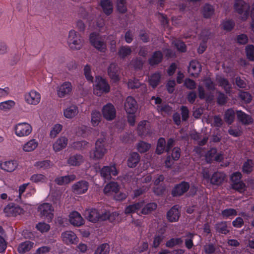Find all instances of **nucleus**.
<instances>
[{"mask_svg":"<svg viewBox=\"0 0 254 254\" xmlns=\"http://www.w3.org/2000/svg\"><path fill=\"white\" fill-rule=\"evenodd\" d=\"M189 189V195H194L196 192V189L193 186L190 187V183L183 181L179 184L176 185L172 190V195L174 197L180 196L187 192Z\"/></svg>","mask_w":254,"mask_h":254,"instance_id":"obj_1","label":"nucleus"},{"mask_svg":"<svg viewBox=\"0 0 254 254\" xmlns=\"http://www.w3.org/2000/svg\"><path fill=\"white\" fill-rule=\"evenodd\" d=\"M67 44L70 49L79 50L83 46V39L78 32L72 30L69 32Z\"/></svg>","mask_w":254,"mask_h":254,"instance_id":"obj_2","label":"nucleus"},{"mask_svg":"<svg viewBox=\"0 0 254 254\" xmlns=\"http://www.w3.org/2000/svg\"><path fill=\"white\" fill-rule=\"evenodd\" d=\"M37 211L41 218L51 222L54 218V207L49 203H44L39 205Z\"/></svg>","mask_w":254,"mask_h":254,"instance_id":"obj_3","label":"nucleus"},{"mask_svg":"<svg viewBox=\"0 0 254 254\" xmlns=\"http://www.w3.org/2000/svg\"><path fill=\"white\" fill-rule=\"evenodd\" d=\"M234 9L243 20H246L249 16L250 6L243 0H236Z\"/></svg>","mask_w":254,"mask_h":254,"instance_id":"obj_4","label":"nucleus"},{"mask_svg":"<svg viewBox=\"0 0 254 254\" xmlns=\"http://www.w3.org/2000/svg\"><path fill=\"white\" fill-rule=\"evenodd\" d=\"M96 84L94 87V94L100 96L104 93L110 91V87L107 81L100 77H96Z\"/></svg>","mask_w":254,"mask_h":254,"instance_id":"obj_5","label":"nucleus"},{"mask_svg":"<svg viewBox=\"0 0 254 254\" xmlns=\"http://www.w3.org/2000/svg\"><path fill=\"white\" fill-rule=\"evenodd\" d=\"M91 44L98 51L104 53L106 50V44L104 39L98 34L92 33L90 35Z\"/></svg>","mask_w":254,"mask_h":254,"instance_id":"obj_6","label":"nucleus"},{"mask_svg":"<svg viewBox=\"0 0 254 254\" xmlns=\"http://www.w3.org/2000/svg\"><path fill=\"white\" fill-rule=\"evenodd\" d=\"M101 177L105 180L109 181L112 178V176H116L118 172L116 168L115 165L110 166H104L100 171Z\"/></svg>","mask_w":254,"mask_h":254,"instance_id":"obj_7","label":"nucleus"},{"mask_svg":"<svg viewBox=\"0 0 254 254\" xmlns=\"http://www.w3.org/2000/svg\"><path fill=\"white\" fill-rule=\"evenodd\" d=\"M103 215V210L99 211L96 209H88L85 211V216L90 222L96 223L99 221H103L101 219Z\"/></svg>","mask_w":254,"mask_h":254,"instance_id":"obj_8","label":"nucleus"},{"mask_svg":"<svg viewBox=\"0 0 254 254\" xmlns=\"http://www.w3.org/2000/svg\"><path fill=\"white\" fill-rule=\"evenodd\" d=\"M102 111L103 117L107 121H112L115 119L116 110L111 103H108L104 106Z\"/></svg>","mask_w":254,"mask_h":254,"instance_id":"obj_9","label":"nucleus"},{"mask_svg":"<svg viewBox=\"0 0 254 254\" xmlns=\"http://www.w3.org/2000/svg\"><path fill=\"white\" fill-rule=\"evenodd\" d=\"M23 212L21 207L12 203L8 204L4 209V212L8 217H14L22 214Z\"/></svg>","mask_w":254,"mask_h":254,"instance_id":"obj_10","label":"nucleus"},{"mask_svg":"<svg viewBox=\"0 0 254 254\" xmlns=\"http://www.w3.org/2000/svg\"><path fill=\"white\" fill-rule=\"evenodd\" d=\"M31 131L32 127L26 123L18 124L15 128V134L20 137L27 136Z\"/></svg>","mask_w":254,"mask_h":254,"instance_id":"obj_11","label":"nucleus"},{"mask_svg":"<svg viewBox=\"0 0 254 254\" xmlns=\"http://www.w3.org/2000/svg\"><path fill=\"white\" fill-rule=\"evenodd\" d=\"M89 187V183L84 180L80 181L74 184L72 186V191L76 194L84 193Z\"/></svg>","mask_w":254,"mask_h":254,"instance_id":"obj_12","label":"nucleus"},{"mask_svg":"<svg viewBox=\"0 0 254 254\" xmlns=\"http://www.w3.org/2000/svg\"><path fill=\"white\" fill-rule=\"evenodd\" d=\"M124 108L127 114H134L138 108L136 100L131 96L127 98L125 103Z\"/></svg>","mask_w":254,"mask_h":254,"instance_id":"obj_13","label":"nucleus"},{"mask_svg":"<svg viewBox=\"0 0 254 254\" xmlns=\"http://www.w3.org/2000/svg\"><path fill=\"white\" fill-rule=\"evenodd\" d=\"M40 94L33 90L25 95V100L29 104L36 105L40 102Z\"/></svg>","mask_w":254,"mask_h":254,"instance_id":"obj_14","label":"nucleus"},{"mask_svg":"<svg viewBox=\"0 0 254 254\" xmlns=\"http://www.w3.org/2000/svg\"><path fill=\"white\" fill-rule=\"evenodd\" d=\"M72 86L70 82H64L57 89V94L59 97L63 98L69 95L72 91Z\"/></svg>","mask_w":254,"mask_h":254,"instance_id":"obj_15","label":"nucleus"},{"mask_svg":"<svg viewBox=\"0 0 254 254\" xmlns=\"http://www.w3.org/2000/svg\"><path fill=\"white\" fill-rule=\"evenodd\" d=\"M106 152L104 146L95 145V149L90 152V157L95 160H99L103 158Z\"/></svg>","mask_w":254,"mask_h":254,"instance_id":"obj_16","label":"nucleus"},{"mask_svg":"<svg viewBox=\"0 0 254 254\" xmlns=\"http://www.w3.org/2000/svg\"><path fill=\"white\" fill-rule=\"evenodd\" d=\"M108 73L110 77L114 82H117L120 80V68L115 63H112L108 68Z\"/></svg>","mask_w":254,"mask_h":254,"instance_id":"obj_17","label":"nucleus"},{"mask_svg":"<svg viewBox=\"0 0 254 254\" xmlns=\"http://www.w3.org/2000/svg\"><path fill=\"white\" fill-rule=\"evenodd\" d=\"M225 174L222 172H214L211 177L210 183L213 185H221L226 179Z\"/></svg>","mask_w":254,"mask_h":254,"instance_id":"obj_18","label":"nucleus"},{"mask_svg":"<svg viewBox=\"0 0 254 254\" xmlns=\"http://www.w3.org/2000/svg\"><path fill=\"white\" fill-rule=\"evenodd\" d=\"M63 241L66 244H75L78 242V238L75 234L71 231H67L62 233Z\"/></svg>","mask_w":254,"mask_h":254,"instance_id":"obj_19","label":"nucleus"},{"mask_svg":"<svg viewBox=\"0 0 254 254\" xmlns=\"http://www.w3.org/2000/svg\"><path fill=\"white\" fill-rule=\"evenodd\" d=\"M69 222L75 226H80L84 224V220L77 211H73L69 214Z\"/></svg>","mask_w":254,"mask_h":254,"instance_id":"obj_20","label":"nucleus"},{"mask_svg":"<svg viewBox=\"0 0 254 254\" xmlns=\"http://www.w3.org/2000/svg\"><path fill=\"white\" fill-rule=\"evenodd\" d=\"M178 205L173 206L167 212V218L169 222L178 221L180 217V212Z\"/></svg>","mask_w":254,"mask_h":254,"instance_id":"obj_21","label":"nucleus"},{"mask_svg":"<svg viewBox=\"0 0 254 254\" xmlns=\"http://www.w3.org/2000/svg\"><path fill=\"white\" fill-rule=\"evenodd\" d=\"M163 55L160 51H157L153 53L152 55L148 59V63L151 66H154L159 64L162 61Z\"/></svg>","mask_w":254,"mask_h":254,"instance_id":"obj_22","label":"nucleus"},{"mask_svg":"<svg viewBox=\"0 0 254 254\" xmlns=\"http://www.w3.org/2000/svg\"><path fill=\"white\" fill-rule=\"evenodd\" d=\"M75 179L76 176L70 174L64 176L58 177L55 179V182L59 186H63L70 183Z\"/></svg>","mask_w":254,"mask_h":254,"instance_id":"obj_23","label":"nucleus"},{"mask_svg":"<svg viewBox=\"0 0 254 254\" xmlns=\"http://www.w3.org/2000/svg\"><path fill=\"white\" fill-rule=\"evenodd\" d=\"M18 163L16 161L10 160L2 162L0 164L1 169L7 172L14 171L17 167Z\"/></svg>","mask_w":254,"mask_h":254,"instance_id":"obj_24","label":"nucleus"},{"mask_svg":"<svg viewBox=\"0 0 254 254\" xmlns=\"http://www.w3.org/2000/svg\"><path fill=\"white\" fill-rule=\"evenodd\" d=\"M237 116L239 121L245 125H250L254 121L251 116L240 110L237 111Z\"/></svg>","mask_w":254,"mask_h":254,"instance_id":"obj_25","label":"nucleus"},{"mask_svg":"<svg viewBox=\"0 0 254 254\" xmlns=\"http://www.w3.org/2000/svg\"><path fill=\"white\" fill-rule=\"evenodd\" d=\"M201 67L200 64L196 61H192L190 63L188 72L193 76H197L201 71Z\"/></svg>","mask_w":254,"mask_h":254,"instance_id":"obj_26","label":"nucleus"},{"mask_svg":"<svg viewBox=\"0 0 254 254\" xmlns=\"http://www.w3.org/2000/svg\"><path fill=\"white\" fill-rule=\"evenodd\" d=\"M67 142L68 139L65 136H62L53 144V149L56 152H59L66 146Z\"/></svg>","mask_w":254,"mask_h":254,"instance_id":"obj_27","label":"nucleus"},{"mask_svg":"<svg viewBox=\"0 0 254 254\" xmlns=\"http://www.w3.org/2000/svg\"><path fill=\"white\" fill-rule=\"evenodd\" d=\"M78 113V107L75 105H72L64 111V116L67 119H72Z\"/></svg>","mask_w":254,"mask_h":254,"instance_id":"obj_28","label":"nucleus"},{"mask_svg":"<svg viewBox=\"0 0 254 254\" xmlns=\"http://www.w3.org/2000/svg\"><path fill=\"white\" fill-rule=\"evenodd\" d=\"M140 157L137 152L130 154L127 161V166L129 168L135 167L140 161Z\"/></svg>","mask_w":254,"mask_h":254,"instance_id":"obj_29","label":"nucleus"},{"mask_svg":"<svg viewBox=\"0 0 254 254\" xmlns=\"http://www.w3.org/2000/svg\"><path fill=\"white\" fill-rule=\"evenodd\" d=\"M215 229L217 232L224 235H227L230 232V230L227 226V222L222 221L217 223L215 225Z\"/></svg>","mask_w":254,"mask_h":254,"instance_id":"obj_30","label":"nucleus"},{"mask_svg":"<svg viewBox=\"0 0 254 254\" xmlns=\"http://www.w3.org/2000/svg\"><path fill=\"white\" fill-rule=\"evenodd\" d=\"M100 5L106 15H110L113 12V4L110 0H101Z\"/></svg>","mask_w":254,"mask_h":254,"instance_id":"obj_31","label":"nucleus"},{"mask_svg":"<svg viewBox=\"0 0 254 254\" xmlns=\"http://www.w3.org/2000/svg\"><path fill=\"white\" fill-rule=\"evenodd\" d=\"M119 190V187L116 182H110L108 184L104 189V192L105 194H110L112 192L118 193Z\"/></svg>","mask_w":254,"mask_h":254,"instance_id":"obj_32","label":"nucleus"},{"mask_svg":"<svg viewBox=\"0 0 254 254\" xmlns=\"http://www.w3.org/2000/svg\"><path fill=\"white\" fill-rule=\"evenodd\" d=\"M83 157L80 154L70 156L68 159V163L71 166H79L83 162Z\"/></svg>","mask_w":254,"mask_h":254,"instance_id":"obj_33","label":"nucleus"},{"mask_svg":"<svg viewBox=\"0 0 254 254\" xmlns=\"http://www.w3.org/2000/svg\"><path fill=\"white\" fill-rule=\"evenodd\" d=\"M33 245V243L29 241H26L19 245L17 248V251L20 254L25 253L31 249Z\"/></svg>","mask_w":254,"mask_h":254,"instance_id":"obj_34","label":"nucleus"},{"mask_svg":"<svg viewBox=\"0 0 254 254\" xmlns=\"http://www.w3.org/2000/svg\"><path fill=\"white\" fill-rule=\"evenodd\" d=\"M144 205L143 202H138L127 206L125 209L126 214L137 212Z\"/></svg>","mask_w":254,"mask_h":254,"instance_id":"obj_35","label":"nucleus"},{"mask_svg":"<svg viewBox=\"0 0 254 254\" xmlns=\"http://www.w3.org/2000/svg\"><path fill=\"white\" fill-rule=\"evenodd\" d=\"M157 205L155 202L148 203L142 207L140 213L144 215H147L151 213L152 211L156 210Z\"/></svg>","mask_w":254,"mask_h":254,"instance_id":"obj_36","label":"nucleus"},{"mask_svg":"<svg viewBox=\"0 0 254 254\" xmlns=\"http://www.w3.org/2000/svg\"><path fill=\"white\" fill-rule=\"evenodd\" d=\"M118 216L119 214L116 212L110 213V212L109 211L104 210L103 215L101 217V219L103 220V221L109 220L110 222H113L116 220V219L118 217Z\"/></svg>","mask_w":254,"mask_h":254,"instance_id":"obj_37","label":"nucleus"},{"mask_svg":"<svg viewBox=\"0 0 254 254\" xmlns=\"http://www.w3.org/2000/svg\"><path fill=\"white\" fill-rule=\"evenodd\" d=\"M161 75L159 73H155L151 75L149 78L150 85L153 88H156L160 81Z\"/></svg>","mask_w":254,"mask_h":254,"instance_id":"obj_38","label":"nucleus"},{"mask_svg":"<svg viewBox=\"0 0 254 254\" xmlns=\"http://www.w3.org/2000/svg\"><path fill=\"white\" fill-rule=\"evenodd\" d=\"M219 85L223 88L226 93H230L232 89L231 84L226 78L220 77L218 79Z\"/></svg>","mask_w":254,"mask_h":254,"instance_id":"obj_39","label":"nucleus"},{"mask_svg":"<svg viewBox=\"0 0 254 254\" xmlns=\"http://www.w3.org/2000/svg\"><path fill=\"white\" fill-rule=\"evenodd\" d=\"M38 146V142L35 139H31L23 146V150L25 152L33 151Z\"/></svg>","mask_w":254,"mask_h":254,"instance_id":"obj_40","label":"nucleus"},{"mask_svg":"<svg viewBox=\"0 0 254 254\" xmlns=\"http://www.w3.org/2000/svg\"><path fill=\"white\" fill-rule=\"evenodd\" d=\"M34 165L38 169L47 170L52 167L53 163L50 160H47L36 162Z\"/></svg>","mask_w":254,"mask_h":254,"instance_id":"obj_41","label":"nucleus"},{"mask_svg":"<svg viewBox=\"0 0 254 254\" xmlns=\"http://www.w3.org/2000/svg\"><path fill=\"white\" fill-rule=\"evenodd\" d=\"M203 251L206 254H213L216 251V244L215 243H206L203 246Z\"/></svg>","mask_w":254,"mask_h":254,"instance_id":"obj_42","label":"nucleus"},{"mask_svg":"<svg viewBox=\"0 0 254 254\" xmlns=\"http://www.w3.org/2000/svg\"><path fill=\"white\" fill-rule=\"evenodd\" d=\"M110 246L107 244H103L100 245L95 252L94 254H109Z\"/></svg>","mask_w":254,"mask_h":254,"instance_id":"obj_43","label":"nucleus"},{"mask_svg":"<svg viewBox=\"0 0 254 254\" xmlns=\"http://www.w3.org/2000/svg\"><path fill=\"white\" fill-rule=\"evenodd\" d=\"M101 118V115L99 112L96 111H93L91 114V119L92 125L94 127L98 126L100 122Z\"/></svg>","mask_w":254,"mask_h":254,"instance_id":"obj_44","label":"nucleus"},{"mask_svg":"<svg viewBox=\"0 0 254 254\" xmlns=\"http://www.w3.org/2000/svg\"><path fill=\"white\" fill-rule=\"evenodd\" d=\"M166 141L163 138H160L158 139L156 152L158 154H161L165 150L166 151Z\"/></svg>","mask_w":254,"mask_h":254,"instance_id":"obj_45","label":"nucleus"},{"mask_svg":"<svg viewBox=\"0 0 254 254\" xmlns=\"http://www.w3.org/2000/svg\"><path fill=\"white\" fill-rule=\"evenodd\" d=\"M137 150L141 153L147 152L150 148V144L143 141H140L136 145Z\"/></svg>","mask_w":254,"mask_h":254,"instance_id":"obj_46","label":"nucleus"},{"mask_svg":"<svg viewBox=\"0 0 254 254\" xmlns=\"http://www.w3.org/2000/svg\"><path fill=\"white\" fill-rule=\"evenodd\" d=\"M183 242L181 238H172L166 242V246L168 248H172L177 245H181Z\"/></svg>","mask_w":254,"mask_h":254,"instance_id":"obj_47","label":"nucleus"},{"mask_svg":"<svg viewBox=\"0 0 254 254\" xmlns=\"http://www.w3.org/2000/svg\"><path fill=\"white\" fill-rule=\"evenodd\" d=\"M214 12V9L213 6L210 4H206L203 8V14L205 18L210 17Z\"/></svg>","mask_w":254,"mask_h":254,"instance_id":"obj_48","label":"nucleus"},{"mask_svg":"<svg viewBox=\"0 0 254 254\" xmlns=\"http://www.w3.org/2000/svg\"><path fill=\"white\" fill-rule=\"evenodd\" d=\"M235 112L232 109H228L225 113V121L228 124H231L235 118Z\"/></svg>","mask_w":254,"mask_h":254,"instance_id":"obj_49","label":"nucleus"},{"mask_svg":"<svg viewBox=\"0 0 254 254\" xmlns=\"http://www.w3.org/2000/svg\"><path fill=\"white\" fill-rule=\"evenodd\" d=\"M131 53V50L129 46H122L118 51V54L122 58H125L129 55Z\"/></svg>","mask_w":254,"mask_h":254,"instance_id":"obj_50","label":"nucleus"},{"mask_svg":"<svg viewBox=\"0 0 254 254\" xmlns=\"http://www.w3.org/2000/svg\"><path fill=\"white\" fill-rule=\"evenodd\" d=\"M30 180L35 183H44L47 181V178L43 174H36L32 175Z\"/></svg>","mask_w":254,"mask_h":254,"instance_id":"obj_51","label":"nucleus"},{"mask_svg":"<svg viewBox=\"0 0 254 254\" xmlns=\"http://www.w3.org/2000/svg\"><path fill=\"white\" fill-rule=\"evenodd\" d=\"M147 122L146 121L141 122L138 126V133L141 135H144L149 133L148 129L146 128Z\"/></svg>","mask_w":254,"mask_h":254,"instance_id":"obj_52","label":"nucleus"},{"mask_svg":"<svg viewBox=\"0 0 254 254\" xmlns=\"http://www.w3.org/2000/svg\"><path fill=\"white\" fill-rule=\"evenodd\" d=\"M221 215L224 218H227L231 216H236L237 212L233 208H228L222 211Z\"/></svg>","mask_w":254,"mask_h":254,"instance_id":"obj_53","label":"nucleus"},{"mask_svg":"<svg viewBox=\"0 0 254 254\" xmlns=\"http://www.w3.org/2000/svg\"><path fill=\"white\" fill-rule=\"evenodd\" d=\"M228 100V97L223 93L218 91L217 97V102L218 104L223 105L225 104Z\"/></svg>","mask_w":254,"mask_h":254,"instance_id":"obj_54","label":"nucleus"},{"mask_svg":"<svg viewBox=\"0 0 254 254\" xmlns=\"http://www.w3.org/2000/svg\"><path fill=\"white\" fill-rule=\"evenodd\" d=\"M253 170V161L248 159L243 166V172L246 174L250 173Z\"/></svg>","mask_w":254,"mask_h":254,"instance_id":"obj_55","label":"nucleus"},{"mask_svg":"<svg viewBox=\"0 0 254 254\" xmlns=\"http://www.w3.org/2000/svg\"><path fill=\"white\" fill-rule=\"evenodd\" d=\"M15 105L14 101L8 100L0 103V109L2 110H7L10 109Z\"/></svg>","mask_w":254,"mask_h":254,"instance_id":"obj_56","label":"nucleus"},{"mask_svg":"<svg viewBox=\"0 0 254 254\" xmlns=\"http://www.w3.org/2000/svg\"><path fill=\"white\" fill-rule=\"evenodd\" d=\"M117 7L120 13H125L127 11V5L125 0H117Z\"/></svg>","mask_w":254,"mask_h":254,"instance_id":"obj_57","label":"nucleus"},{"mask_svg":"<svg viewBox=\"0 0 254 254\" xmlns=\"http://www.w3.org/2000/svg\"><path fill=\"white\" fill-rule=\"evenodd\" d=\"M246 52L248 58L252 61H254V46L249 45L246 47Z\"/></svg>","mask_w":254,"mask_h":254,"instance_id":"obj_58","label":"nucleus"},{"mask_svg":"<svg viewBox=\"0 0 254 254\" xmlns=\"http://www.w3.org/2000/svg\"><path fill=\"white\" fill-rule=\"evenodd\" d=\"M231 185L233 189L241 193L243 192L245 190L246 186L242 181L238 183H234V184H232Z\"/></svg>","mask_w":254,"mask_h":254,"instance_id":"obj_59","label":"nucleus"},{"mask_svg":"<svg viewBox=\"0 0 254 254\" xmlns=\"http://www.w3.org/2000/svg\"><path fill=\"white\" fill-rule=\"evenodd\" d=\"M28 185L26 184H23L20 186L19 188L18 192L16 191V197L14 198V200L17 202H19L21 200V194L25 191V190Z\"/></svg>","mask_w":254,"mask_h":254,"instance_id":"obj_60","label":"nucleus"},{"mask_svg":"<svg viewBox=\"0 0 254 254\" xmlns=\"http://www.w3.org/2000/svg\"><path fill=\"white\" fill-rule=\"evenodd\" d=\"M173 43L178 51L181 52L186 51V46L184 42L180 40H176L174 41Z\"/></svg>","mask_w":254,"mask_h":254,"instance_id":"obj_61","label":"nucleus"},{"mask_svg":"<svg viewBox=\"0 0 254 254\" xmlns=\"http://www.w3.org/2000/svg\"><path fill=\"white\" fill-rule=\"evenodd\" d=\"M62 129V126L60 124H57L54 126L50 132V136L52 138H55Z\"/></svg>","mask_w":254,"mask_h":254,"instance_id":"obj_62","label":"nucleus"},{"mask_svg":"<svg viewBox=\"0 0 254 254\" xmlns=\"http://www.w3.org/2000/svg\"><path fill=\"white\" fill-rule=\"evenodd\" d=\"M36 228L41 232H46L50 230V226L44 222H39L36 225Z\"/></svg>","mask_w":254,"mask_h":254,"instance_id":"obj_63","label":"nucleus"},{"mask_svg":"<svg viewBox=\"0 0 254 254\" xmlns=\"http://www.w3.org/2000/svg\"><path fill=\"white\" fill-rule=\"evenodd\" d=\"M201 174L203 180L207 183H209L211 179V174L209 169L207 168H203L202 169Z\"/></svg>","mask_w":254,"mask_h":254,"instance_id":"obj_64","label":"nucleus"}]
</instances>
